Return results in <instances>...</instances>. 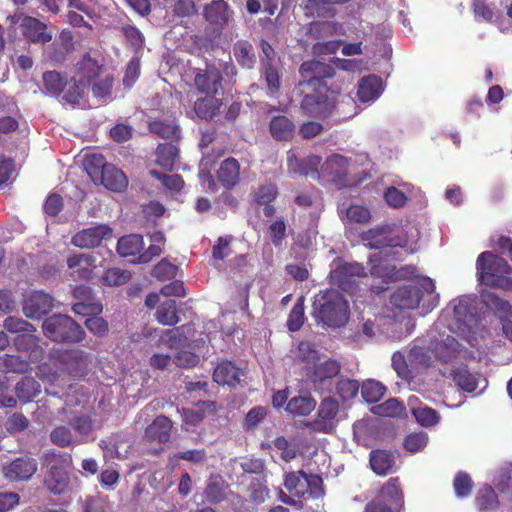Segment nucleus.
Instances as JSON below:
<instances>
[{
  "mask_svg": "<svg viewBox=\"0 0 512 512\" xmlns=\"http://www.w3.org/2000/svg\"><path fill=\"white\" fill-rule=\"evenodd\" d=\"M484 306L498 315L504 336L512 342V307L493 293L486 294L483 301L475 296H462L452 300L446 310H451L453 317L448 324L449 331L461 336L471 346H476L478 338H483L487 332L486 316L477 314V310Z\"/></svg>",
  "mask_w": 512,
  "mask_h": 512,
  "instance_id": "1",
  "label": "nucleus"
},
{
  "mask_svg": "<svg viewBox=\"0 0 512 512\" xmlns=\"http://www.w3.org/2000/svg\"><path fill=\"white\" fill-rule=\"evenodd\" d=\"M361 238L364 245L372 249L401 247L408 253H414L417 250L418 231L412 227L404 230L395 224L383 225L364 232Z\"/></svg>",
  "mask_w": 512,
  "mask_h": 512,
  "instance_id": "2",
  "label": "nucleus"
},
{
  "mask_svg": "<svg viewBox=\"0 0 512 512\" xmlns=\"http://www.w3.org/2000/svg\"><path fill=\"white\" fill-rule=\"evenodd\" d=\"M58 361L60 366L56 370H52L47 364L39 367L37 376L44 383L64 386L66 384V373L74 377L82 376L91 362L89 355L82 350L60 352Z\"/></svg>",
  "mask_w": 512,
  "mask_h": 512,
  "instance_id": "3",
  "label": "nucleus"
},
{
  "mask_svg": "<svg viewBox=\"0 0 512 512\" xmlns=\"http://www.w3.org/2000/svg\"><path fill=\"white\" fill-rule=\"evenodd\" d=\"M313 315L329 327H341L349 319V302L337 290H326L315 297Z\"/></svg>",
  "mask_w": 512,
  "mask_h": 512,
  "instance_id": "4",
  "label": "nucleus"
},
{
  "mask_svg": "<svg viewBox=\"0 0 512 512\" xmlns=\"http://www.w3.org/2000/svg\"><path fill=\"white\" fill-rule=\"evenodd\" d=\"M71 458L68 454L50 450L42 457V467L45 469L44 485L53 494L64 493L70 482L69 469Z\"/></svg>",
  "mask_w": 512,
  "mask_h": 512,
  "instance_id": "5",
  "label": "nucleus"
},
{
  "mask_svg": "<svg viewBox=\"0 0 512 512\" xmlns=\"http://www.w3.org/2000/svg\"><path fill=\"white\" fill-rule=\"evenodd\" d=\"M511 268L507 261L486 251L477 259V274L481 283L505 290L512 289V279L509 277Z\"/></svg>",
  "mask_w": 512,
  "mask_h": 512,
  "instance_id": "6",
  "label": "nucleus"
},
{
  "mask_svg": "<svg viewBox=\"0 0 512 512\" xmlns=\"http://www.w3.org/2000/svg\"><path fill=\"white\" fill-rule=\"evenodd\" d=\"M44 335L55 342H80L84 330L69 316L57 314L43 322Z\"/></svg>",
  "mask_w": 512,
  "mask_h": 512,
  "instance_id": "7",
  "label": "nucleus"
},
{
  "mask_svg": "<svg viewBox=\"0 0 512 512\" xmlns=\"http://www.w3.org/2000/svg\"><path fill=\"white\" fill-rule=\"evenodd\" d=\"M435 284L430 278H422L417 285L399 287L391 296V302L399 309H415L418 307L423 292L434 294Z\"/></svg>",
  "mask_w": 512,
  "mask_h": 512,
  "instance_id": "8",
  "label": "nucleus"
},
{
  "mask_svg": "<svg viewBox=\"0 0 512 512\" xmlns=\"http://www.w3.org/2000/svg\"><path fill=\"white\" fill-rule=\"evenodd\" d=\"M364 276H366L365 269L358 263H347L336 259L331 264V282L349 294H354L357 286L356 279Z\"/></svg>",
  "mask_w": 512,
  "mask_h": 512,
  "instance_id": "9",
  "label": "nucleus"
},
{
  "mask_svg": "<svg viewBox=\"0 0 512 512\" xmlns=\"http://www.w3.org/2000/svg\"><path fill=\"white\" fill-rule=\"evenodd\" d=\"M403 496L397 479H390L381 489L378 498L370 501L365 512H399Z\"/></svg>",
  "mask_w": 512,
  "mask_h": 512,
  "instance_id": "10",
  "label": "nucleus"
},
{
  "mask_svg": "<svg viewBox=\"0 0 512 512\" xmlns=\"http://www.w3.org/2000/svg\"><path fill=\"white\" fill-rule=\"evenodd\" d=\"M354 172L353 164L346 157L339 154L331 155L321 166L322 178L340 185L349 184L345 177Z\"/></svg>",
  "mask_w": 512,
  "mask_h": 512,
  "instance_id": "11",
  "label": "nucleus"
},
{
  "mask_svg": "<svg viewBox=\"0 0 512 512\" xmlns=\"http://www.w3.org/2000/svg\"><path fill=\"white\" fill-rule=\"evenodd\" d=\"M338 408L337 400L331 397L324 398L320 403L317 417L308 422L307 427L316 432L331 433L337 424Z\"/></svg>",
  "mask_w": 512,
  "mask_h": 512,
  "instance_id": "12",
  "label": "nucleus"
},
{
  "mask_svg": "<svg viewBox=\"0 0 512 512\" xmlns=\"http://www.w3.org/2000/svg\"><path fill=\"white\" fill-rule=\"evenodd\" d=\"M14 24H18L22 35L33 43L45 44L52 39V34L47 31V26L40 20L30 16H13Z\"/></svg>",
  "mask_w": 512,
  "mask_h": 512,
  "instance_id": "13",
  "label": "nucleus"
},
{
  "mask_svg": "<svg viewBox=\"0 0 512 512\" xmlns=\"http://www.w3.org/2000/svg\"><path fill=\"white\" fill-rule=\"evenodd\" d=\"M383 254H385V256L388 255L386 251H379L369 256L371 275L382 280L381 285H371V289L376 293L386 290V285L389 280L398 279L396 267L391 265L387 260H383Z\"/></svg>",
  "mask_w": 512,
  "mask_h": 512,
  "instance_id": "14",
  "label": "nucleus"
},
{
  "mask_svg": "<svg viewBox=\"0 0 512 512\" xmlns=\"http://www.w3.org/2000/svg\"><path fill=\"white\" fill-rule=\"evenodd\" d=\"M444 326L442 320L436 323V329L439 330V337L435 338L431 343V351L436 358L443 362H448L455 358L460 352V344L454 336L441 331Z\"/></svg>",
  "mask_w": 512,
  "mask_h": 512,
  "instance_id": "15",
  "label": "nucleus"
},
{
  "mask_svg": "<svg viewBox=\"0 0 512 512\" xmlns=\"http://www.w3.org/2000/svg\"><path fill=\"white\" fill-rule=\"evenodd\" d=\"M221 83V72L213 65H208L204 70H198L194 77L197 91L204 95L216 96L222 89Z\"/></svg>",
  "mask_w": 512,
  "mask_h": 512,
  "instance_id": "16",
  "label": "nucleus"
},
{
  "mask_svg": "<svg viewBox=\"0 0 512 512\" xmlns=\"http://www.w3.org/2000/svg\"><path fill=\"white\" fill-rule=\"evenodd\" d=\"M54 306L53 298L43 292L34 291L26 296L23 302V312L28 318H40Z\"/></svg>",
  "mask_w": 512,
  "mask_h": 512,
  "instance_id": "17",
  "label": "nucleus"
},
{
  "mask_svg": "<svg viewBox=\"0 0 512 512\" xmlns=\"http://www.w3.org/2000/svg\"><path fill=\"white\" fill-rule=\"evenodd\" d=\"M112 230L108 225L100 224L94 227L83 229L72 238V244L79 248H93L107 238H110Z\"/></svg>",
  "mask_w": 512,
  "mask_h": 512,
  "instance_id": "18",
  "label": "nucleus"
},
{
  "mask_svg": "<svg viewBox=\"0 0 512 512\" xmlns=\"http://www.w3.org/2000/svg\"><path fill=\"white\" fill-rule=\"evenodd\" d=\"M37 471V462L30 457L17 458L3 467L4 477L9 481L30 479Z\"/></svg>",
  "mask_w": 512,
  "mask_h": 512,
  "instance_id": "19",
  "label": "nucleus"
},
{
  "mask_svg": "<svg viewBox=\"0 0 512 512\" xmlns=\"http://www.w3.org/2000/svg\"><path fill=\"white\" fill-rule=\"evenodd\" d=\"M287 163L289 173L310 176L313 179L322 178L321 169H318L321 163V158L317 155H311L305 160L300 161L297 159L293 151H289L287 156Z\"/></svg>",
  "mask_w": 512,
  "mask_h": 512,
  "instance_id": "20",
  "label": "nucleus"
},
{
  "mask_svg": "<svg viewBox=\"0 0 512 512\" xmlns=\"http://www.w3.org/2000/svg\"><path fill=\"white\" fill-rule=\"evenodd\" d=\"M398 323L383 316H374L366 319L362 324V333L368 338H375L380 334H388L394 339H401L403 334H396Z\"/></svg>",
  "mask_w": 512,
  "mask_h": 512,
  "instance_id": "21",
  "label": "nucleus"
},
{
  "mask_svg": "<svg viewBox=\"0 0 512 512\" xmlns=\"http://www.w3.org/2000/svg\"><path fill=\"white\" fill-rule=\"evenodd\" d=\"M301 108L309 116L327 117L334 109V104L326 95L313 93L304 97Z\"/></svg>",
  "mask_w": 512,
  "mask_h": 512,
  "instance_id": "22",
  "label": "nucleus"
},
{
  "mask_svg": "<svg viewBox=\"0 0 512 512\" xmlns=\"http://www.w3.org/2000/svg\"><path fill=\"white\" fill-rule=\"evenodd\" d=\"M99 447L103 450L104 459L122 460L128 457L132 445L128 439L117 435L101 440Z\"/></svg>",
  "mask_w": 512,
  "mask_h": 512,
  "instance_id": "23",
  "label": "nucleus"
},
{
  "mask_svg": "<svg viewBox=\"0 0 512 512\" xmlns=\"http://www.w3.org/2000/svg\"><path fill=\"white\" fill-rule=\"evenodd\" d=\"M67 265L72 277L89 279L96 267V258L91 254H76L67 259Z\"/></svg>",
  "mask_w": 512,
  "mask_h": 512,
  "instance_id": "24",
  "label": "nucleus"
},
{
  "mask_svg": "<svg viewBox=\"0 0 512 512\" xmlns=\"http://www.w3.org/2000/svg\"><path fill=\"white\" fill-rule=\"evenodd\" d=\"M105 70L90 56H84L77 64L75 81L89 87L90 84Z\"/></svg>",
  "mask_w": 512,
  "mask_h": 512,
  "instance_id": "25",
  "label": "nucleus"
},
{
  "mask_svg": "<svg viewBox=\"0 0 512 512\" xmlns=\"http://www.w3.org/2000/svg\"><path fill=\"white\" fill-rule=\"evenodd\" d=\"M299 71L309 85H315L316 82L333 75V68L330 65L316 60L302 63Z\"/></svg>",
  "mask_w": 512,
  "mask_h": 512,
  "instance_id": "26",
  "label": "nucleus"
},
{
  "mask_svg": "<svg viewBox=\"0 0 512 512\" xmlns=\"http://www.w3.org/2000/svg\"><path fill=\"white\" fill-rule=\"evenodd\" d=\"M222 105V101L213 95H205V97L199 98L194 103V108L191 113V118L194 115L197 118L204 120H212L215 115L219 112Z\"/></svg>",
  "mask_w": 512,
  "mask_h": 512,
  "instance_id": "27",
  "label": "nucleus"
},
{
  "mask_svg": "<svg viewBox=\"0 0 512 512\" xmlns=\"http://www.w3.org/2000/svg\"><path fill=\"white\" fill-rule=\"evenodd\" d=\"M75 296L82 298L84 301H79L73 305V311L76 314L91 317V315H98L102 311L101 304L93 302L91 299V290L88 287H78L75 289Z\"/></svg>",
  "mask_w": 512,
  "mask_h": 512,
  "instance_id": "28",
  "label": "nucleus"
},
{
  "mask_svg": "<svg viewBox=\"0 0 512 512\" xmlns=\"http://www.w3.org/2000/svg\"><path fill=\"white\" fill-rule=\"evenodd\" d=\"M382 93V81L375 75L363 78L358 84L357 96L360 102H373Z\"/></svg>",
  "mask_w": 512,
  "mask_h": 512,
  "instance_id": "29",
  "label": "nucleus"
},
{
  "mask_svg": "<svg viewBox=\"0 0 512 512\" xmlns=\"http://www.w3.org/2000/svg\"><path fill=\"white\" fill-rule=\"evenodd\" d=\"M70 425L76 433L75 437L79 444L94 440L92 435L96 428V421L90 415L81 414L75 416L70 421Z\"/></svg>",
  "mask_w": 512,
  "mask_h": 512,
  "instance_id": "30",
  "label": "nucleus"
},
{
  "mask_svg": "<svg viewBox=\"0 0 512 512\" xmlns=\"http://www.w3.org/2000/svg\"><path fill=\"white\" fill-rule=\"evenodd\" d=\"M310 368L313 370L309 377L314 383H317L336 376L340 371V364L329 358L322 359L320 356V361H316Z\"/></svg>",
  "mask_w": 512,
  "mask_h": 512,
  "instance_id": "31",
  "label": "nucleus"
},
{
  "mask_svg": "<svg viewBox=\"0 0 512 512\" xmlns=\"http://www.w3.org/2000/svg\"><path fill=\"white\" fill-rule=\"evenodd\" d=\"M99 178L107 189L115 192L123 191L128 185L126 175L114 165L106 166Z\"/></svg>",
  "mask_w": 512,
  "mask_h": 512,
  "instance_id": "32",
  "label": "nucleus"
},
{
  "mask_svg": "<svg viewBox=\"0 0 512 512\" xmlns=\"http://www.w3.org/2000/svg\"><path fill=\"white\" fill-rule=\"evenodd\" d=\"M171 430V420L165 416H159L146 428L145 436L151 441L166 443L170 439Z\"/></svg>",
  "mask_w": 512,
  "mask_h": 512,
  "instance_id": "33",
  "label": "nucleus"
},
{
  "mask_svg": "<svg viewBox=\"0 0 512 512\" xmlns=\"http://www.w3.org/2000/svg\"><path fill=\"white\" fill-rule=\"evenodd\" d=\"M14 345L18 351H29L32 361H37L43 355V349L39 346V339L34 332L19 334L14 339Z\"/></svg>",
  "mask_w": 512,
  "mask_h": 512,
  "instance_id": "34",
  "label": "nucleus"
},
{
  "mask_svg": "<svg viewBox=\"0 0 512 512\" xmlns=\"http://www.w3.org/2000/svg\"><path fill=\"white\" fill-rule=\"evenodd\" d=\"M241 371L230 361L220 363L214 370L213 378L218 384L235 386L240 383Z\"/></svg>",
  "mask_w": 512,
  "mask_h": 512,
  "instance_id": "35",
  "label": "nucleus"
},
{
  "mask_svg": "<svg viewBox=\"0 0 512 512\" xmlns=\"http://www.w3.org/2000/svg\"><path fill=\"white\" fill-rule=\"evenodd\" d=\"M240 165L234 158L224 160L218 170L219 181L227 188L235 186L239 181Z\"/></svg>",
  "mask_w": 512,
  "mask_h": 512,
  "instance_id": "36",
  "label": "nucleus"
},
{
  "mask_svg": "<svg viewBox=\"0 0 512 512\" xmlns=\"http://www.w3.org/2000/svg\"><path fill=\"white\" fill-rule=\"evenodd\" d=\"M143 247V237L139 234H130L118 240L117 252L121 257L136 256L142 251Z\"/></svg>",
  "mask_w": 512,
  "mask_h": 512,
  "instance_id": "37",
  "label": "nucleus"
},
{
  "mask_svg": "<svg viewBox=\"0 0 512 512\" xmlns=\"http://www.w3.org/2000/svg\"><path fill=\"white\" fill-rule=\"evenodd\" d=\"M177 156V147L171 143H164L157 147L154 161L164 170H172Z\"/></svg>",
  "mask_w": 512,
  "mask_h": 512,
  "instance_id": "38",
  "label": "nucleus"
},
{
  "mask_svg": "<svg viewBox=\"0 0 512 512\" xmlns=\"http://www.w3.org/2000/svg\"><path fill=\"white\" fill-rule=\"evenodd\" d=\"M370 465L378 475H386L392 471L394 466L393 456L383 450H376L370 453Z\"/></svg>",
  "mask_w": 512,
  "mask_h": 512,
  "instance_id": "39",
  "label": "nucleus"
},
{
  "mask_svg": "<svg viewBox=\"0 0 512 512\" xmlns=\"http://www.w3.org/2000/svg\"><path fill=\"white\" fill-rule=\"evenodd\" d=\"M316 407V400L311 396H298L291 398L286 410L294 416L309 415Z\"/></svg>",
  "mask_w": 512,
  "mask_h": 512,
  "instance_id": "40",
  "label": "nucleus"
},
{
  "mask_svg": "<svg viewBox=\"0 0 512 512\" xmlns=\"http://www.w3.org/2000/svg\"><path fill=\"white\" fill-rule=\"evenodd\" d=\"M285 488L296 497H304L307 493V474L303 471L289 473L285 477Z\"/></svg>",
  "mask_w": 512,
  "mask_h": 512,
  "instance_id": "41",
  "label": "nucleus"
},
{
  "mask_svg": "<svg viewBox=\"0 0 512 512\" xmlns=\"http://www.w3.org/2000/svg\"><path fill=\"white\" fill-rule=\"evenodd\" d=\"M113 76L104 71L91 84L93 96L100 100H108L111 97Z\"/></svg>",
  "mask_w": 512,
  "mask_h": 512,
  "instance_id": "42",
  "label": "nucleus"
},
{
  "mask_svg": "<svg viewBox=\"0 0 512 512\" xmlns=\"http://www.w3.org/2000/svg\"><path fill=\"white\" fill-rule=\"evenodd\" d=\"M157 321L162 325L173 326L179 322L176 301L172 299L162 302L155 313Z\"/></svg>",
  "mask_w": 512,
  "mask_h": 512,
  "instance_id": "43",
  "label": "nucleus"
},
{
  "mask_svg": "<svg viewBox=\"0 0 512 512\" xmlns=\"http://www.w3.org/2000/svg\"><path fill=\"white\" fill-rule=\"evenodd\" d=\"M184 340L185 336L183 326L174 329L164 330L161 332L159 336L157 348L164 346L170 350H175L182 345Z\"/></svg>",
  "mask_w": 512,
  "mask_h": 512,
  "instance_id": "44",
  "label": "nucleus"
},
{
  "mask_svg": "<svg viewBox=\"0 0 512 512\" xmlns=\"http://www.w3.org/2000/svg\"><path fill=\"white\" fill-rule=\"evenodd\" d=\"M270 131L278 140H288L294 133L293 123L285 116L274 117L270 123Z\"/></svg>",
  "mask_w": 512,
  "mask_h": 512,
  "instance_id": "45",
  "label": "nucleus"
},
{
  "mask_svg": "<svg viewBox=\"0 0 512 512\" xmlns=\"http://www.w3.org/2000/svg\"><path fill=\"white\" fill-rule=\"evenodd\" d=\"M15 389L18 398L28 402L40 394L41 385L34 378L24 377L17 383Z\"/></svg>",
  "mask_w": 512,
  "mask_h": 512,
  "instance_id": "46",
  "label": "nucleus"
},
{
  "mask_svg": "<svg viewBox=\"0 0 512 512\" xmlns=\"http://www.w3.org/2000/svg\"><path fill=\"white\" fill-rule=\"evenodd\" d=\"M205 497L210 503H219L226 498V487L221 477L211 476L205 489Z\"/></svg>",
  "mask_w": 512,
  "mask_h": 512,
  "instance_id": "47",
  "label": "nucleus"
},
{
  "mask_svg": "<svg viewBox=\"0 0 512 512\" xmlns=\"http://www.w3.org/2000/svg\"><path fill=\"white\" fill-rule=\"evenodd\" d=\"M233 54L237 62L244 68L251 69L255 64L253 47L246 41H239L233 47Z\"/></svg>",
  "mask_w": 512,
  "mask_h": 512,
  "instance_id": "48",
  "label": "nucleus"
},
{
  "mask_svg": "<svg viewBox=\"0 0 512 512\" xmlns=\"http://www.w3.org/2000/svg\"><path fill=\"white\" fill-rule=\"evenodd\" d=\"M454 382L464 391L473 392L478 386V377L471 374L466 368L459 367L451 373Z\"/></svg>",
  "mask_w": 512,
  "mask_h": 512,
  "instance_id": "49",
  "label": "nucleus"
},
{
  "mask_svg": "<svg viewBox=\"0 0 512 512\" xmlns=\"http://www.w3.org/2000/svg\"><path fill=\"white\" fill-rule=\"evenodd\" d=\"M43 85L45 93L50 96H57L64 91V87L67 85L66 81L56 71H47L43 74Z\"/></svg>",
  "mask_w": 512,
  "mask_h": 512,
  "instance_id": "50",
  "label": "nucleus"
},
{
  "mask_svg": "<svg viewBox=\"0 0 512 512\" xmlns=\"http://www.w3.org/2000/svg\"><path fill=\"white\" fill-rule=\"evenodd\" d=\"M51 442L61 448L78 445L76 437L73 435L72 431L64 426L59 425L56 426L50 433Z\"/></svg>",
  "mask_w": 512,
  "mask_h": 512,
  "instance_id": "51",
  "label": "nucleus"
},
{
  "mask_svg": "<svg viewBox=\"0 0 512 512\" xmlns=\"http://www.w3.org/2000/svg\"><path fill=\"white\" fill-rule=\"evenodd\" d=\"M204 14L211 23L222 24L228 18L227 4L222 0L212 1L206 6Z\"/></svg>",
  "mask_w": 512,
  "mask_h": 512,
  "instance_id": "52",
  "label": "nucleus"
},
{
  "mask_svg": "<svg viewBox=\"0 0 512 512\" xmlns=\"http://www.w3.org/2000/svg\"><path fill=\"white\" fill-rule=\"evenodd\" d=\"M29 368V362L18 355H4L0 357V372L24 373Z\"/></svg>",
  "mask_w": 512,
  "mask_h": 512,
  "instance_id": "53",
  "label": "nucleus"
},
{
  "mask_svg": "<svg viewBox=\"0 0 512 512\" xmlns=\"http://www.w3.org/2000/svg\"><path fill=\"white\" fill-rule=\"evenodd\" d=\"M476 504L480 511H493L498 508L497 495L490 486L480 489L476 498Z\"/></svg>",
  "mask_w": 512,
  "mask_h": 512,
  "instance_id": "54",
  "label": "nucleus"
},
{
  "mask_svg": "<svg viewBox=\"0 0 512 512\" xmlns=\"http://www.w3.org/2000/svg\"><path fill=\"white\" fill-rule=\"evenodd\" d=\"M385 392V386L375 380H367L361 387L362 397L368 403H375L379 401L384 396Z\"/></svg>",
  "mask_w": 512,
  "mask_h": 512,
  "instance_id": "55",
  "label": "nucleus"
},
{
  "mask_svg": "<svg viewBox=\"0 0 512 512\" xmlns=\"http://www.w3.org/2000/svg\"><path fill=\"white\" fill-rule=\"evenodd\" d=\"M341 26L332 21H316L310 24L309 33L317 39L333 36Z\"/></svg>",
  "mask_w": 512,
  "mask_h": 512,
  "instance_id": "56",
  "label": "nucleus"
},
{
  "mask_svg": "<svg viewBox=\"0 0 512 512\" xmlns=\"http://www.w3.org/2000/svg\"><path fill=\"white\" fill-rule=\"evenodd\" d=\"M374 414L381 417H400L403 414V405L395 398L389 399L372 408Z\"/></svg>",
  "mask_w": 512,
  "mask_h": 512,
  "instance_id": "57",
  "label": "nucleus"
},
{
  "mask_svg": "<svg viewBox=\"0 0 512 512\" xmlns=\"http://www.w3.org/2000/svg\"><path fill=\"white\" fill-rule=\"evenodd\" d=\"M150 130L162 138L174 139L179 136V128L173 120L154 121L150 124Z\"/></svg>",
  "mask_w": 512,
  "mask_h": 512,
  "instance_id": "58",
  "label": "nucleus"
},
{
  "mask_svg": "<svg viewBox=\"0 0 512 512\" xmlns=\"http://www.w3.org/2000/svg\"><path fill=\"white\" fill-rule=\"evenodd\" d=\"M413 416L416 421L423 427H431L438 424L440 415L436 410L426 405L420 407V409L414 410Z\"/></svg>",
  "mask_w": 512,
  "mask_h": 512,
  "instance_id": "59",
  "label": "nucleus"
},
{
  "mask_svg": "<svg viewBox=\"0 0 512 512\" xmlns=\"http://www.w3.org/2000/svg\"><path fill=\"white\" fill-rule=\"evenodd\" d=\"M108 165L101 154H91L85 160V169L94 181L101 176V172Z\"/></svg>",
  "mask_w": 512,
  "mask_h": 512,
  "instance_id": "60",
  "label": "nucleus"
},
{
  "mask_svg": "<svg viewBox=\"0 0 512 512\" xmlns=\"http://www.w3.org/2000/svg\"><path fill=\"white\" fill-rule=\"evenodd\" d=\"M149 174L159 180L164 187L172 192H178L184 186V181L179 175H165L153 169L149 171Z\"/></svg>",
  "mask_w": 512,
  "mask_h": 512,
  "instance_id": "61",
  "label": "nucleus"
},
{
  "mask_svg": "<svg viewBox=\"0 0 512 512\" xmlns=\"http://www.w3.org/2000/svg\"><path fill=\"white\" fill-rule=\"evenodd\" d=\"M130 273L120 268L108 269L102 277L103 284L107 286H120L127 283Z\"/></svg>",
  "mask_w": 512,
  "mask_h": 512,
  "instance_id": "62",
  "label": "nucleus"
},
{
  "mask_svg": "<svg viewBox=\"0 0 512 512\" xmlns=\"http://www.w3.org/2000/svg\"><path fill=\"white\" fill-rule=\"evenodd\" d=\"M295 357L307 363L310 367L316 361H320V355L309 342H301L295 352Z\"/></svg>",
  "mask_w": 512,
  "mask_h": 512,
  "instance_id": "63",
  "label": "nucleus"
},
{
  "mask_svg": "<svg viewBox=\"0 0 512 512\" xmlns=\"http://www.w3.org/2000/svg\"><path fill=\"white\" fill-rule=\"evenodd\" d=\"M304 304L301 299H299L293 306L288 320L287 326L290 331H298L303 323H304Z\"/></svg>",
  "mask_w": 512,
  "mask_h": 512,
  "instance_id": "64",
  "label": "nucleus"
}]
</instances>
